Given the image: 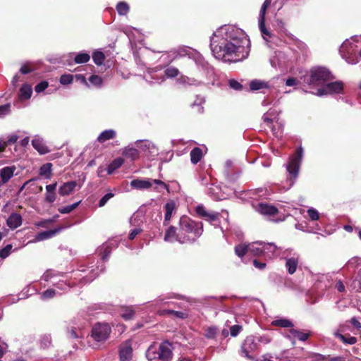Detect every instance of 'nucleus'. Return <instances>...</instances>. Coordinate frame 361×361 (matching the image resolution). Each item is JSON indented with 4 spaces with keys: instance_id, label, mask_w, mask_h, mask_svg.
I'll return each instance as SVG.
<instances>
[{
    "instance_id": "49",
    "label": "nucleus",
    "mask_w": 361,
    "mask_h": 361,
    "mask_svg": "<svg viewBox=\"0 0 361 361\" xmlns=\"http://www.w3.org/2000/svg\"><path fill=\"white\" fill-rule=\"evenodd\" d=\"M164 73L165 79L166 78H173L178 75L179 71L178 68H176L173 66H169L164 71Z\"/></svg>"
},
{
    "instance_id": "37",
    "label": "nucleus",
    "mask_w": 361,
    "mask_h": 361,
    "mask_svg": "<svg viewBox=\"0 0 361 361\" xmlns=\"http://www.w3.org/2000/svg\"><path fill=\"white\" fill-rule=\"evenodd\" d=\"M190 155L191 162L197 164L202 157V150L200 147H195L191 150Z\"/></svg>"
},
{
    "instance_id": "53",
    "label": "nucleus",
    "mask_w": 361,
    "mask_h": 361,
    "mask_svg": "<svg viewBox=\"0 0 361 361\" xmlns=\"http://www.w3.org/2000/svg\"><path fill=\"white\" fill-rule=\"evenodd\" d=\"M39 344L41 348H47L51 344V337L49 334L42 335L39 340Z\"/></svg>"
},
{
    "instance_id": "48",
    "label": "nucleus",
    "mask_w": 361,
    "mask_h": 361,
    "mask_svg": "<svg viewBox=\"0 0 361 361\" xmlns=\"http://www.w3.org/2000/svg\"><path fill=\"white\" fill-rule=\"evenodd\" d=\"M80 202H81V201H78V202L71 204L70 205L59 207L58 209V211L59 213H61L62 214H69L71 212H73L75 209H76Z\"/></svg>"
},
{
    "instance_id": "12",
    "label": "nucleus",
    "mask_w": 361,
    "mask_h": 361,
    "mask_svg": "<svg viewBox=\"0 0 361 361\" xmlns=\"http://www.w3.org/2000/svg\"><path fill=\"white\" fill-rule=\"evenodd\" d=\"M111 331V326L106 323H97L92 329L91 336L97 342L105 341Z\"/></svg>"
},
{
    "instance_id": "17",
    "label": "nucleus",
    "mask_w": 361,
    "mask_h": 361,
    "mask_svg": "<svg viewBox=\"0 0 361 361\" xmlns=\"http://www.w3.org/2000/svg\"><path fill=\"white\" fill-rule=\"evenodd\" d=\"M133 357V348L130 341L122 343L119 348L120 361H130Z\"/></svg>"
},
{
    "instance_id": "45",
    "label": "nucleus",
    "mask_w": 361,
    "mask_h": 361,
    "mask_svg": "<svg viewBox=\"0 0 361 361\" xmlns=\"http://www.w3.org/2000/svg\"><path fill=\"white\" fill-rule=\"evenodd\" d=\"M51 163H46L43 164L39 169V175L45 177L46 178H50L51 175Z\"/></svg>"
},
{
    "instance_id": "52",
    "label": "nucleus",
    "mask_w": 361,
    "mask_h": 361,
    "mask_svg": "<svg viewBox=\"0 0 361 361\" xmlns=\"http://www.w3.org/2000/svg\"><path fill=\"white\" fill-rule=\"evenodd\" d=\"M247 252H249V244L248 245L240 244L235 247V253L239 257H243Z\"/></svg>"
},
{
    "instance_id": "35",
    "label": "nucleus",
    "mask_w": 361,
    "mask_h": 361,
    "mask_svg": "<svg viewBox=\"0 0 361 361\" xmlns=\"http://www.w3.org/2000/svg\"><path fill=\"white\" fill-rule=\"evenodd\" d=\"M116 133L114 130H105L99 135L97 140L99 142H104L107 140L114 138L116 137Z\"/></svg>"
},
{
    "instance_id": "59",
    "label": "nucleus",
    "mask_w": 361,
    "mask_h": 361,
    "mask_svg": "<svg viewBox=\"0 0 361 361\" xmlns=\"http://www.w3.org/2000/svg\"><path fill=\"white\" fill-rule=\"evenodd\" d=\"M73 76L71 74H63L60 77L59 82L61 85H66L72 83Z\"/></svg>"
},
{
    "instance_id": "60",
    "label": "nucleus",
    "mask_w": 361,
    "mask_h": 361,
    "mask_svg": "<svg viewBox=\"0 0 361 361\" xmlns=\"http://www.w3.org/2000/svg\"><path fill=\"white\" fill-rule=\"evenodd\" d=\"M307 212L310 219L312 221H317L319 219V213L316 209L311 207L307 209Z\"/></svg>"
},
{
    "instance_id": "5",
    "label": "nucleus",
    "mask_w": 361,
    "mask_h": 361,
    "mask_svg": "<svg viewBox=\"0 0 361 361\" xmlns=\"http://www.w3.org/2000/svg\"><path fill=\"white\" fill-rule=\"evenodd\" d=\"M145 355L148 361H170L173 357L172 344L168 341H164L159 345H151Z\"/></svg>"
},
{
    "instance_id": "64",
    "label": "nucleus",
    "mask_w": 361,
    "mask_h": 361,
    "mask_svg": "<svg viewBox=\"0 0 361 361\" xmlns=\"http://www.w3.org/2000/svg\"><path fill=\"white\" fill-rule=\"evenodd\" d=\"M142 232V229L140 227H135L132 229L129 233L128 238L131 240H134L137 235Z\"/></svg>"
},
{
    "instance_id": "62",
    "label": "nucleus",
    "mask_w": 361,
    "mask_h": 361,
    "mask_svg": "<svg viewBox=\"0 0 361 361\" xmlns=\"http://www.w3.org/2000/svg\"><path fill=\"white\" fill-rule=\"evenodd\" d=\"M48 86H49L48 82L44 80V81H42L39 83H38L35 87V90L37 93H41L43 91H44L48 87Z\"/></svg>"
},
{
    "instance_id": "31",
    "label": "nucleus",
    "mask_w": 361,
    "mask_h": 361,
    "mask_svg": "<svg viewBox=\"0 0 361 361\" xmlns=\"http://www.w3.org/2000/svg\"><path fill=\"white\" fill-rule=\"evenodd\" d=\"M32 94V86L28 84H23L20 88L18 96L21 100H26L31 97Z\"/></svg>"
},
{
    "instance_id": "50",
    "label": "nucleus",
    "mask_w": 361,
    "mask_h": 361,
    "mask_svg": "<svg viewBox=\"0 0 361 361\" xmlns=\"http://www.w3.org/2000/svg\"><path fill=\"white\" fill-rule=\"evenodd\" d=\"M152 185H155L154 190L161 192L163 190H166L169 192V186L162 180L154 179L152 180Z\"/></svg>"
},
{
    "instance_id": "38",
    "label": "nucleus",
    "mask_w": 361,
    "mask_h": 361,
    "mask_svg": "<svg viewBox=\"0 0 361 361\" xmlns=\"http://www.w3.org/2000/svg\"><path fill=\"white\" fill-rule=\"evenodd\" d=\"M205 102V98L203 96L197 95L195 100L192 104L191 106L192 108H196V111L197 113H203L204 111V107L202 106V104Z\"/></svg>"
},
{
    "instance_id": "46",
    "label": "nucleus",
    "mask_w": 361,
    "mask_h": 361,
    "mask_svg": "<svg viewBox=\"0 0 361 361\" xmlns=\"http://www.w3.org/2000/svg\"><path fill=\"white\" fill-rule=\"evenodd\" d=\"M12 245L8 244L4 247L0 249V258L1 259H5L11 254L12 252H16L18 250L17 247L14 250H12Z\"/></svg>"
},
{
    "instance_id": "33",
    "label": "nucleus",
    "mask_w": 361,
    "mask_h": 361,
    "mask_svg": "<svg viewBox=\"0 0 361 361\" xmlns=\"http://www.w3.org/2000/svg\"><path fill=\"white\" fill-rule=\"evenodd\" d=\"M309 336L310 334L308 333H305L295 329H291L289 331V334L287 336V338L289 339H290L291 337L297 338L300 341H306Z\"/></svg>"
},
{
    "instance_id": "56",
    "label": "nucleus",
    "mask_w": 361,
    "mask_h": 361,
    "mask_svg": "<svg viewBox=\"0 0 361 361\" xmlns=\"http://www.w3.org/2000/svg\"><path fill=\"white\" fill-rule=\"evenodd\" d=\"M89 82L94 87H100L102 85V79L97 75H92L89 78Z\"/></svg>"
},
{
    "instance_id": "30",
    "label": "nucleus",
    "mask_w": 361,
    "mask_h": 361,
    "mask_svg": "<svg viewBox=\"0 0 361 361\" xmlns=\"http://www.w3.org/2000/svg\"><path fill=\"white\" fill-rule=\"evenodd\" d=\"M333 335L339 338L343 343L348 345H354L357 343V339L356 337L350 335L345 336L341 334L338 330L334 331Z\"/></svg>"
},
{
    "instance_id": "11",
    "label": "nucleus",
    "mask_w": 361,
    "mask_h": 361,
    "mask_svg": "<svg viewBox=\"0 0 361 361\" xmlns=\"http://www.w3.org/2000/svg\"><path fill=\"white\" fill-rule=\"evenodd\" d=\"M197 68L201 71L202 75L206 78L208 81L214 80V68L204 59L200 54H195L192 57Z\"/></svg>"
},
{
    "instance_id": "41",
    "label": "nucleus",
    "mask_w": 361,
    "mask_h": 361,
    "mask_svg": "<svg viewBox=\"0 0 361 361\" xmlns=\"http://www.w3.org/2000/svg\"><path fill=\"white\" fill-rule=\"evenodd\" d=\"M116 9L119 16H126L130 11V6L126 1H120L116 4Z\"/></svg>"
},
{
    "instance_id": "3",
    "label": "nucleus",
    "mask_w": 361,
    "mask_h": 361,
    "mask_svg": "<svg viewBox=\"0 0 361 361\" xmlns=\"http://www.w3.org/2000/svg\"><path fill=\"white\" fill-rule=\"evenodd\" d=\"M203 232V224L188 216H182L179 222L178 243H192L199 238Z\"/></svg>"
},
{
    "instance_id": "54",
    "label": "nucleus",
    "mask_w": 361,
    "mask_h": 361,
    "mask_svg": "<svg viewBox=\"0 0 361 361\" xmlns=\"http://www.w3.org/2000/svg\"><path fill=\"white\" fill-rule=\"evenodd\" d=\"M56 295V292L54 289L49 288L40 294V298L43 300H47L54 298Z\"/></svg>"
},
{
    "instance_id": "44",
    "label": "nucleus",
    "mask_w": 361,
    "mask_h": 361,
    "mask_svg": "<svg viewBox=\"0 0 361 361\" xmlns=\"http://www.w3.org/2000/svg\"><path fill=\"white\" fill-rule=\"evenodd\" d=\"M205 192L208 195H209L214 200H217L219 198V188L218 186L214 185V184H209L207 187H206Z\"/></svg>"
},
{
    "instance_id": "43",
    "label": "nucleus",
    "mask_w": 361,
    "mask_h": 361,
    "mask_svg": "<svg viewBox=\"0 0 361 361\" xmlns=\"http://www.w3.org/2000/svg\"><path fill=\"white\" fill-rule=\"evenodd\" d=\"M168 314L173 315L180 319H185L188 317V313L186 311H176L172 310H162L159 312V314Z\"/></svg>"
},
{
    "instance_id": "21",
    "label": "nucleus",
    "mask_w": 361,
    "mask_h": 361,
    "mask_svg": "<svg viewBox=\"0 0 361 361\" xmlns=\"http://www.w3.org/2000/svg\"><path fill=\"white\" fill-rule=\"evenodd\" d=\"M279 247L273 243L263 242L262 256L266 259H271L276 255Z\"/></svg>"
},
{
    "instance_id": "20",
    "label": "nucleus",
    "mask_w": 361,
    "mask_h": 361,
    "mask_svg": "<svg viewBox=\"0 0 361 361\" xmlns=\"http://www.w3.org/2000/svg\"><path fill=\"white\" fill-rule=\"evenodd\" d=\"M256 210L261 214L264 216H274L278 213V209L273 205L267 203H259Z\"/></svg>"
},
{
    "instance_id": "40",
    "label": "nucleus",
    "mask_w": 361,
    "mask_h": 361,
    "mask_svg": "<svg viewBox=\"0 0 361 361\" xmlns=\"http://www.w3.org/2000/svg\"><path fill=\"white\" fill-rule=\"evenodd\" d=\"M123 164L122 158L115 159L107 167L108 174H112L116 169H119Z\"/></svg>"
},
{
    "instance_id": "26",
    "label": "nucleus",
    "mask_w": 361,
    "mask_h": 361,
    "mask_svg": "<svg viewBox=\"0 0 361 361\" xmlns=\"http://www.w3.org/2000/svg\"><path fill=\"white\" fill-rule=\"evenodd\" d=\"M130 186L137 190L148 189L152 186V182L149 179H135L130 182Z\"/></svg>"
},
{
    "instance_id": "22",
    "label": "nucleus",
    "mask_w": 361,
    "mask_h": 361,
    "mask_svg": "<svg viewBox=\"0 0 361 361\" xmlns=\"http://www.w3.org/2000/svg\"><path fill=\"white\" fill-rule=\"evenodd\" d=\"M146 80L151 83L161 84L165 81V76L164 71H152L149 73L148 75L145 76Z\"/></svg>"
},
{
    "instance_id": "42",
    "label": "nucleus",
    "mask_w": 361,
    "mask_h": 361,
    "mask_svg": "<svg viewBox=\"0 0 361 361\" xmlns=\"http://www.w3.org/2000/svg\"><path fill=\"white\" fill-rule=\"evenodd\" d=\"M140 149L135 147H126L123 151V155L128 158L135 160L139 157Z\"/></svg>"
},
{
    "instance_id": "24",
    "label": "nucleus",
    "mask_w": 361,
    "mask_h": 361,
    "mask_svg": "<svg viewBox=\"0 0 361 361\" xmlns=\"http://www.w3.org/2000/svg\"><path fill=\"white\" fill-rule=\"evenodd\" d=\"M76 185L77 183L75 180L63 183L59 188V194L61 196L69 195L74 191Z\"/></svg>"
},
{
    "instance_id": "32",
    "label": "nucleus",
    "mask_w": 361,
    "mask_h": 361,
    "mask_svg": "<svg viewBox=\"0 0 361 361\" xmlns=\"http://www.w3.org/2000/svg\"><path fill=\"white\" fill-rule=\"evenodd\" d=\"M263 241L249 244V252L255 256H262Z\"/></svg>"
},
{
    "instance_id": "15",
    "label": "nucleus",
    "mask_w": 361,
    "mask_h": 361,
    "mask_svg": "<svg viewBox=\"0 0 361 361\" xmlns=\"http://www.w3.org/2000/svg\"><path fill=\"white\" fill-rule=\"evenodd\" d=\"M64 227H58L52 230L44 231L37 233L32 240H30L28 243H37L43 241L49 238H51L57 233H60Z\"/></svg>"
},
{
    "instance_id": "13",
    "label": "nucleus",
    "mask_w": 361,
    "mask_h": 361,
    "mask_svg": "<svg viewBox=\"0 0 361 361\" xmlns=\"http://www.w3.org/2000/svg\"><path fill=\"white\" fill-rule=\"evenodd\" d=\"M195 212L197 215L202 218H204L206 221L215 226H219V213L212 212H209L207 210L205 207L202 204H199L195 208Z\"/></svg>"
},
{
    "instance_id": "19",
    "label": "nucleus",
    "mask_w": 361,
    "mask_h": 361,
    "mask_svg": "<svg viewBox=\"0 0 361 361\" xmlns=\"http://www.w3.org/2000/svg\"><path fill=\"white\" fill-rule=\"evenodd\" d=\"M258 343L253 336H248L244 341L242 345V350L246 357H249V354L257 350Z\"/></svg>"
},
{
    "instance_id": "63",
    "label": "nucleus",
    "mask_w": 361,
    "mask_h": 361,
    "mask_svg": "<svg viewBox=\"0 0 361 361\" xmlns=\"http://www.w3.org/2000/svg\"><path fill=\"white\" fill-rule=\"evenodd\" d=\"M11 111L10 104H6L0 106V118L8 114Z\"/></svg>"
},
{
    "instance_id": "34",
    "label": "nucleus",
    "mask_w": 361,
    "mask_h": 361,
    "mask_svg": "<svg viewBox=\"0 0 361 361\" xmlns=\"http://www.w3.org/2000/svg\"><path fill=\"white\" fill-rule=\"evenodd\" d=\"M165 216L164 224L170 221L172 214L176 209V203L173 200H170L164 205Z\"/></svg>"
},
{
    "instance_id": "58",
    "label": "nucleus",
    "mask_w": 361,
    "mask_h": 361,
    "mask_svg": "<svg viewBox=\"0 0 361 361\" xmlns=\"http://www.w3.org/2000/svg\"><path fill=\"white\" fill-rule=\"evenodd\" d=\"M68 335L70 338H78L82 336V333L81 330H77L76 328L72 327L68 331Z\"/></svg>"
},
{
    "instance_id": "27",
    "label": "nucleus",
    "mask_w": 361,
    "mask_h": 361,
    "mask_svg": "<svg viewBox=\"0 0 361 361\" xmlns=\"http://www.w3.org/2000/svg\"><path fill=\"white\" fill-rule=\"evenodd\" d=\"M6 224L11 229L17 228L22 224V217L19 214L12 213L7 219Z\"/></svg>"
},
{
    "instance_id": "29",
    "label": "nucleus",
    "mask_w": 361,
    "mask_h": 361,
    "mask_svg": "<svg viewBox=\"0 0 361 361\" xmlns=\"http://www.w3.org/2000/svg\"><path fill=\"white\" fill-rule=\"evenodd\" d=\"M271 86L269 82L260 80H252L250 83V88L252 91L262 90L264 89H270Z\"/></svg>"
},
{
    "instance_id": "61",
    "label": "nucleus",
    "mask_w": 361,
    "mask_h": 361,
    "mask_svg": "<svg viewBox=\"0 0 361 361\" xmlns=\"http://www.w3.org/2000/svg\"><path fill=\"white\" fill-rule=\"evenodd\" d=\"M114 196V194L112 192H108L104 195L99 201L98 206L99 207H104L107 202Z\"/></svg>"
},
{
    "instance_id": "57",
    "label": "nucleus",
    "mask_w": 361,
    "mask_h": 361,
    "mask_svg": "<svg viewBox=\"0 0 361 361\" xmlns=\"http://www.w3.org/2000/svg\"><path fill=\"white\" fill-rule=\"evenodd\" d=\"M179 81L183 84H188L189 85H199L201 84L200 82L187 76L181 77V78H179Z\"/></svg>"
},
{
    "instance_id": "2",
    "label": "nucleus",
    "mask_w": 361,
    "mask_h": 361,
    "mask_svg": "<svg viewBox=\"0 0 361 361\" xmlns=\"http://www.w3.org/2000/svg\"><path fill=\"white\" fill-rule=\"evenodd\" d=\"M118 242L116 240H109L103 245L100 250L101 260L91 261L87 265H81L80 269L75 273V279H78L80 284H86L92 282L97 276L104 270V262L106 261L111 252V250L118 247Z\"/></svg>"
},
{
    "instance_id": "39",
    "label": "nucleus",
    "mask_w": 361,
    "mask_h": 361,
    "mask_svg": "<svg viewBox=\"0 0 361 361\" xmlns=\"http://www.w3.org/2000/svg\"><path fill=\"white\" fill-rule=\"evenodd\" d=\"M276 192V190L273 187L267 188H259L253 190L252 192L253 195H257L258 197H264L269 195L271 193Z\"/></svg>"
},
{
    "instance_id": "23",
    "label": "nucleus",
    "mask_w": 361,
    "mask_h": 361,
    "mask_svg": "<svg viewBox=\"0 0 361 361\" xmlns=\"http://www.w3.org/2000/svg\"><path fill=\"white\" fill-rule=\"evenodd\" d=\"M32 145L41 154H44L49 152L48 147L45 145L43 139L39 135L34 137L32 140Z\"/></svg>"
},
{
    "instance_id": "28",
    "label": "nucleus",
    "mask_w": 361,
    "mask_h": 361,
    "mask_svg": "<svg viewBox=\"0 0 361 361\" xmlns=\"http://www.w3.org/2000/svg\"><path fill=\"white\" fill-rule=\"evenodd\" d=\"M178 235L179 231H177V229L174 226H169L166 231L164 240L166 242L173 243L175 241L178 242Z\"/></svg>"
},
{
    "instance_id": "16",
    "label": "nucleus",
    "mask_w": 361,
    "mask_h": 361,
    "mask_svg": "<svg viewBox=\"0 0 361 361\" xmlns=\"http://www.w3.org/2000/svg\"><path fill=\"white\" fill-rule=\"evenodd\" d=\"M16 169V166L14 165L0 169V188L6 184L13 177Z\"/></svg>"
},
{
    "instance_id": "6",
    "label": "nucleus",
    "mask_w": 361,
    "mask_h": 361,
    "mask_svg": "<svg viewBox=\"0 0 361 361\" xmlns=\"http://www.w3.org/2000/svg\"><path fill=\"white\" fill-rule=\"evenodd\" d=\"M282 6V0H265L261 6L258 17V25L262 37L266 42H269L272 37L271 32L265 26V15L267 10L273 8L274 11H279L281 8Z\"/></svg>"
},
{
    "instance_id": "51",
    "label": "nucleus",
    "mask_w": 361,
    "mask_h": 361,
    "mask_svg": "<svg viewBox=\"0 0 361 361\" xmlns=\"http://www.w3.org/2000/svg\"><path fill=\"white\" fill-rule=\"evenodd\" d=\"M90 59L89 54L86 52H80L75 56V62L76 63H87Z\"/></svg>"
},
{
    "instance_id": "47",
    "label": "nucleus",
    "mask_w": 361,
    "mask_h": 361,
    "mask_svg": "<svg viewBox=\"0 0 361 361\" xmlns=\"http://www.w3.org/2000/svg\"><path fill=\"white\" fill-rule=\"evenodd\" d=\"M92 59L96 65L100 66L104 63L105 59L104 54L100 51H95L92 54Z\"/></svg>"
},
{
    "instance_id": "36",
    "label": "nucleus",
    "mask_w": 361,
    "mask_h": 361,
    "mask_svg": "<svg viewBox=\"0 0 361 361\" xmlns=\"http://www.w3.org/2000/svg\"><path fill=\"white\" fill-rule=\"evenodd\" d=\"M271 325L274 326H279L282 328L293 327V322L286 318H277L271 322Z\"/></svg>"
},
{
    "instance_id": "25",
    "label": "nucleus",
    "mask_w": 361,
    "mask_h": 361,
    "mask_svg": "<svg viewBox=\"0 0 361 361\" xmlns=\"http://www.w3.org/2000/svg\"><path fill=\"white\" fill-rule=\"evenodd\" d=\"M57 187V183L46 185V194L44 200L48 203H53L56 199V189Z\"/></svg>"
},
{
    "instance_id": "55",
    "label": "nucleus",
    "mask_w": 361,
    "mask_h": 361,
    "mask_svg": "<svg viewBox=\"0 0 361 361\" xmlns=\"http://www.w3.org/2000/svg\"><path fill=\"white\" fill-rule=\"evenodd\" d=\"M36 292V289L31 286H27L25 288L20 294L21 299H25L32 295Z\"/></svg>"
},
{
    "instance_id": "8",
    "label": "nucleus",
    "mask_w": 361,
    "mask_h": 361,
    "mask_svg": "<svg viewBox=\"0 0 361 361\" xmlns=\"http://www.w3.org/2000/svg\"><path fill=\"white\" fill-rule=\"evenodd\" d=\"M310 85H320L331 79L330 71L324 67H314L310 71Z\"/></svg>"
},
{
    "instance_id": "4",
    "label": "nucleus",
    "mask_w": 361,
    "mask_h": 361,
    "mask_svg": "<svg viewBox=\"0 0 361 361\" xmlns=\"http://www.w3.org/2000/svg\"><path fill=\"white\" fill-rule=\"evenodd\" d=\"M339 51L348 63H358L361 59V35L353 36L346 39L341 46Z\"/></svg>"
},
{
    "instance_id": "7",
    "label": "nucleus",
    "mask_w": 361,
    "mask_h": 361,
    "mask_svg": "<svg viewBox=\"0 0 361 361\" xmlns=\"http://www.w3.org/2000/svg\"><path fill=\"white\" fill-rule=\"evenodd\" d=\"M303 154L304 149L300 146L298 147L294 154L289 157L288 161L286 164V170L290 176L289 180L290 187L293 185L294 180L298 178Z\"/></svg>"
},
{
    "instance_id": "14",
    "label": "nucleus",
    "mask_w": 361,
    "mask_h": 361,
    "mask_svg": "<svg viewBox=\"0 0 361 361\" xmlns=\"http://www.w3.org/2000/svg\"><path fill=\"white\" fill-rule=\"evenodd\" d=\"M343 88V82L341 81L331 82L327 83L324 87L319 88L315 93L317 96H324L328 94H338L341 92Z\"/></svg>"
},
{
    "instance_id": "9",
    "label": "nucleus",
    "mask_w": 361,
    "mask_h": 361,
    "mask_svg": "<svg viewBox=\"0 0 361 361\" xmlns=\"http://www.w3.org/2000/svg\"><path fill=\"white\" fill-rule=\"evenodd\" d=\"M59 276H61V273L59 271L50 269L47 270L41 277L42 281L51 283L58 289L66 291L70 289L73 286L75 285V282L71 281L66 283L63 280H59L56 281L54 279Z\"/></svg>"
},
{
    "instance_id": "1",
    "label": "nucleus",
    "mask_w": 361,
    "mask_h": 361,
    "mask_svg": "<svg viewBox=\"0 0 361 361\" xmlns=\"http://www.w3.org/2000/svg\"><path fill=\"white\" fill-rule=\"evenodd\" d=\"M210 49L216 59L230 63H237L248 57L250 41L242 29L224 25L210 37Z\"/></svg>"
},
{
    "instance_id": "10",
    "label": "nucleus",
    "mask_w": 361,
    "mask_h": 361,
    "mask_svg": "<svg viewBox=\"0 0 361 361\" xmlns=\"http://www.w3.org/2000/svg\"><path fill=\"white\" fill-rule=\"evenodd\" d=\"M136 147L149 159H154L159 155L158 147L149 140H138L135 142Z\"/></svg>"
},
{
    "instance_id": "18",
    "label": "nucleus",
    "mask_w": 361,
    "mask_h": 361,
    "mask_svg": "<svg viewBox=\"0 0 361 361\" xmlns=\"http://www.w3.org/2000/svg\"><path fill=\"white\" fill-rule=\"evenodd\" d=\"M286 268L289 274H293L298 268L299 262V255L296 252L292 254L290 257H285Z\"/></svg>"
}]
</instances>
